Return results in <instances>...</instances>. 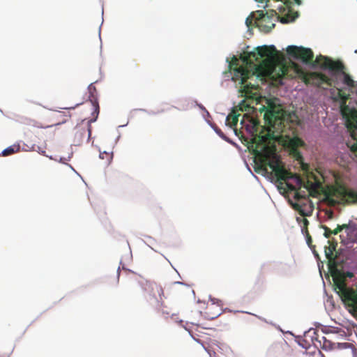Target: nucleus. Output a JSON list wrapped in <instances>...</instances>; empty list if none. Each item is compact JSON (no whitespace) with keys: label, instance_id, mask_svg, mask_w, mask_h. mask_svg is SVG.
Returning <instances> with one entry per match:
<instances>
[{"label":"nucleus","instance_id":"23","mask_svg":"<svg viewBox=\"0 0 357 357\" xmlns=\"http://www.w3.org/2000/svg\"><path fill=\"white\" fill-rule=\"evenodd\" d=\"M252 123L253 129L255 130V132H257L258 129H259V121L255 119H252Z\"/></svg>","mask_w":357,"mask_h":357},{"label":"nucleus","instance_id":"4","mask_svg":"<svg viewBox=\"0 0 357 357\" xmlns=\"http://www.w3.org/2000/svg\"><path fill=\"white\" fill-rule=\"evenodd\" d=\"M316 62L324 70H328L330 77L322 73L304 71L300 66L295 65L296 71L299 77L305 84H311L325 89V86L344 84L349 87L357 89V82L352 79L345 71V66L340 61H334L332 59L319 55L316 59Z\"/></svg>","mask_w":357,"mask_h":357},{"label":"nucleus","instance_id":"13","mask_svg":"<svg viewBox=\"0 0 357 357\" xmlns=\"http://www.w3.org/2000/svg\"><path fill=\"white\" fill-rule=\"evenodd\" d=\"M239 116L240 114L236 110L233 109L226 118V125L235 130Z\"/></svg>","mask_w":357,"mask_h":357},{"label":"nucleus","instance_id":"10","mask_svg":"<svg viewBox=\"0 0 357 357\" xmlns=\"http://www.w3.org/2000/svg\"><path fill=\"white\" fill-rule=\"evenodd\" d=\"M89 100L91 103L92 107H93V112L92 115L93 116V119H91L90 122H93L96 120L99 112H100V107L97 98V93H96V88L91 84L89 86Z\"/></svg>","mask_w":357,"mask_h":357},{"label":"nucleus","instance_id":"17","mask_svg":"<svg viewBox=\"0 0 357 357\" xmlns=\"http://www.w3.org/2000/svg\"><path fill=\"white\" fill-rule=\"evenodd\" d=\"M257 10L252 12L245 20V24L248 28L251 27L253 24L256 26V19H257Z\"/></svg>","mask_w":357,"mask_h":357},{"label":"nucleus","instance_id":"30","mask_svg":"<svg viewBox=\"0 0 357 357\" xmlns=\"http://www.w3.org/2000/svg\"><path fill=\"white\" fill-rule=\"evenodd\" d=\"M282 74L284 75V70H282Z\"/></svg>","mask_w":357,"mask_h":357},{"label":"nucleus","instance_id":"12","mask_svg":"<svg viewBox=\"0 0 357 357\" xmlns=\"http://www.w3.org/2000/svg\"><path fill=\"white\" fill-rule=\"evenodd\" d=\"M222 310L219 305L214 303L208 304L206 307V314L209 319H214L222 314Z\"/></svg>","mask_w":357,"mask_h":357},{"label":"nucleus","instance_id":"16","mask_svg":"<svg viewBox=\"0 0 357 357\" xmlns=\"http://www.w3.org/2000/svg\"><path fill=\"white\" fill-rule=\"evenodd\" d=\"M296 221L301 225L302 231L308 230L309 221L305 217H297Z\"/></svg>","mask_w":357,"mask_h":357},{"label":"nucleus","instance_id":"21","mask_svg":"<svg viewBox=\"0 0 357 357\" xmlns=\"http://www.w3.org/2000/svg\"><path fill=\"white\" fill-rule=\"evenodd\" d=\"M213 129L215 130V132L223 139L226 140V141H228L227 137L225 135V134L222 132V131L218 127V126H214L213 127Z\"/></svg>","mask_w":357,"mask_h":357},{"label":"nucleus","instance_id":"9","mask_svg":"<svg viewBox=\"0 0 357 357\" xmlns=\"http://www.w3.org/2000/svg\"><path fill=\"white\" fill-rule=\"evenodd\" d=\"M305 335L306 337H310L312 344L317 348L320 347L324 350H331L333 348L334 344L325 336H321V340H319V334L315 329L309 330Z\"/></svg>","mask_w":357,"mask_h":357},{"label":"nucleus","instance_id":"25","mask_svg":"<svg viewBox=\"0 0 357 357\" xmlns=\"http://www.w3.org/2000/svg\"><path fill=\"white\" fill-rule=\"evenodd\" d=\"M326 214L327 215L328 219H329V220L333 219V218H334V213H333V211H331V210L327 211Z\"/></svg>","mask_w":357,"mask_h":357},{"label":"nucleus","instance_id":"8","mask_svg":"<svg viewBox=\"0 0 357 357\" xmlns=\"http://www.w3.org/2000/svg\"><path fill=\"white\" fill-rule=\"evenodd\" d=\"M287 52L289 55L296 59H301L305 63H310L314 58L311 49L297 46H288Z\"/></svg>","mask_w":357,"mask_h":357},{"label":"nucleus","instance_id":"6","mask_svg":"<svg viewBox=\"0 0 357 357\" xmlns=\"http://www.w3.org/2000/svg\"><path fill=\"white\" fill-rule=\"evenodd\" d=\"M129 290L135 294L143 292L148 301L155 300L156 304L163 300L164 292L162 287L144 278L132 281L129 285Z\"/></svg>","mask_w":357,"mask_h":357},{"label":"nucleus","instance_id":"27","mask_svg":"<svg viewBox=\"0 0 357 357\" xmlns=\"http://www.w3.org/2000/svg\"><path fill=\"white\" fill-rule=\"evenodd\" d=\"M161 209H162V208H161V207H159V206L155 207V213H159V211H161Z\"/></svg>","mask_w":357,"mask_h":357},{"label":"nucleus","instance_id":"26","mask_svg":"<svg viewBox=\"0 0 357 357\" xmlns=\"http://www.w3.org/2000/svg\"><path fill=\"white\" fill-rule=\"evenodd\" d=\"M287 185L288 186L289 190H295V187L293 185L287 183Z\"/></svg>","mask_w":357,"mask_h":357},{"label":"nucleus","instance_id":"29","mask_svg":"<svg viewBox=\"0 0 357 357\" xmlns=\"http://www.w3.org/2000/svg\"><path fill=\"white\" fill-rule=\"evenodd\" d=\"M321 336H324L322 334H319V340H321Z\"/></svg>","mask_w":357,"mask_h":357},{"label":"nucleus","instance_id":"11","mask_svg":"<svg viewBox=\"0 0 357 357\" xmlns=\"http://www.w3.org/2000/svg\"><path fill=\"white\" fill-rule=\"evenodd\" d=\"M293 208L297 211L302 217L310 216L312 213V207L310 206V203L308 200H306V203H296L293 205Z\"/></svg>","mask_w":357,"mask_h":357},{"label":"nucleus","instance_id":"18","mask_svg":"<svg viewBox=\"0 0 357 357\" xmlns=\"http://www.w3.org/2000/svg\"><path fill=\"white\" fill-rule=\"evenodd\" d=\"M100 158L105 160V164L109 165L112 160L113 155L109 152H101L100 153Z\"/></svg>","mask_w":357,"mask_h":357},{"label":"nucleus","instance_id":"24","mask_svg":"<svg viewBox=\"0 0 357 357\" xmlns=\"http://www.w3.org/2000/svg\"><path fill=\"white\" fill-rule=\"evenodd\" d=\"M305 197H306V195L305 194L302 195L300 191L296 192L295 194V196H294V198L296 200H299L300 199H302V198L305 199Z\"/></svg>","mask_w":357,"mask_h":357},{"label":"nucleus","instance_id":"14","mask_svg":"<svg viewBox=\"0 0 357 357\" xmlns=\"http://www.w3.org/2000/svg\"><path fill=\"white\" fill-rule=\"evenodd\" d=\"M156 309L159 312L165 315V317L172 314V310L165 305L163 300L156 304Z\"/></svg>","mask_w":357,"mask_h":357},{"label":"nucleus","instance_id":"19","mask_svg":"<svg viewBox=\"0 0 357 357\" xmlns=\"http://www.w3.org/2000/svg\"><path fill=\"white\" fill-rule=\"evenodd\" d=\"M349 228V225L347 224H343L342 225H337V227L333 230V234L337 235L340 232H341L344 229Z\"/></svg>","mask_w":357,"mask_h":357},{"label":"nucleus","instance_id":"7","mask_svg":"<svg viewBox=\"0 0 357 357\" xmlns=\"http://www.w3.org/2000/svg\"><path fill=\"white\" fill-rule=\"evenodd\" d=\"M256 26L263 33L270 32L275 26V22H280L282 17L278 15L275 10H268L266 13L264 10H257Z\"/></svg>","mask_w":357,"mask_h":357},{"label":"nucleus","instance_id":"28","mask_svg":"<svg viewBox=\"0 0 357 357\" xmlns=\"http://www.w3.org/2000/svg\"><path fill=\"white\" fill-rule=\"evenodd\" d=\"M91 129L89 128V135H91Z\"/></svg>","mask_w":357,"mask_h":357},{"label":"nucleus","instance_id":"1","mask_svg":"<svg viewBox=\"0 0 357 357\" xmlns=\"http://www.w3.org/2000/svg\"><path fill=\"white\" fill-rule=\"evenodd\" d=\"M259 112H264V119L268 128L266 134L259 133L253 139L255 148L252 149V153L255 163L266 172H268V167L278 181L295 178L298 185L304 187L307 190L308 195L315 197L321 188L319 178L313 173H310L305 181L299 176L288 172L276 153L275 142L280 137H285L284 146L297 155L298 158H301L297 149L303 146V141L297 136L290 137L284 134L287 127L292 129V125L297 124V115L295 112H287L280 105H276L270 100L268 101L267 107L263 105L259 108Z\"/></svg>","mask_w":357,"mask_h":357},{"label":"nucleus","instance_id":"5","mask_svg":"<svg viewBox=\"0 0 357 357\" xmlns=\"http://www.w3.org/2000/svg\"><path fill=\"white\" fill-rule=\"evenodd\" d=\"M328 245L325 246V255L329 262L330 271L334 283V289L340 296L342 301L355 303L357 300V295L354 294V290L347 287L345 280L347 278H352L353 273L340 268V264L336 259V255L334 252L336 250L337 243L333 240L328 241Z\"/></svg>","mask_w":357,"mask_h":357},{"label":"nucleus","instance_id":"3","mask_svg":"<svg viewBox=\"0 0 357 357\" xmlns=\"http://www.w3.org/2000/svg\"><path fill=\"white\" fill-rule=\"evenodd\" d=\"M346 89L336 88L331 92L332 98L335 101H339L340 112L345 119L346 125L351 132L354 142L347 144L351 151L357 153V93L351 96L346 93ZM329 195L340 198L347 203H357V191L340 186L333 188Z\"/></svg>","mask_w":357,"mask_h":357},{"label":"nucleus","instance_id":"2","mask_svg":"<svg viewBox=\"0 0 357 357\" xmlns=\"http://www.w3.org/2000/svg\"><path fill=\"white\" fill-rule=\"evenodd\" d=\"M275 51L274 46H262L257 47L253 52H248L241 57L240 60L234 56L229 64L234 75L232 79L239 82L242 91L247 96L255 95L254 91H257L259 86L248 82V79L254 76L257 77L270 76L275 69V61L272 57L273 52Z\"/></svg>","mask_w":357,"mask_h":357},{"label":"nucleus","instance_id":"20","mask_svg":"<svg viewBox=\"0 0 357 357\" xmlns=\"http://www.w3.org/2000/svg\"><path fill=\"white\" fill-rule=\"evenodd\" d=\"M321 227L322 229H324V236L326 238H329L331 236V234H333V230H331L330 228H328L327 226L326 225H321Z\"/></svg>","mask_w":357,"mask_h":357},{"label":"nucleus","instance_id":"22","mask_svg":"<svg viewBox=\"0 0 357 357\" xmlns=\"http://www.w3.org/2000/svg\"><path fill=\"white\" fill-rule=\"evenodd\" d=\"M302 233L305 236V238H306V241H307V245L311 247V243H312V237L310 235V233L308 231V230H307V231H302Z\"/></svg>","mask_w":357,"mask_h":357},{"label":"nucleus","instance_id":"15","mask_svg":"<svg viewBox=\"0 0 357 357\" xmlns=\"http://www.w3.org/2000/svg\"><path fill=\"white\" fill-rule=\"evenodd\" d=\"M20 151V146L19 145H13L10 146L6 149H4L2 152L3 156H8L10 155H12L15 153H17Z\"/></svg>","mask_w":357,"mask_h":357}]
</instances>
